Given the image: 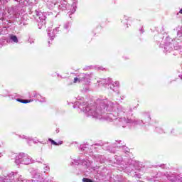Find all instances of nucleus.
Segmentation results:
<instances>
[{
    "label": "nucleus",
    "mask_w": 182,
    "mask_h": 182,
    "mask_svg": "<svg viewBox=\"0 0 182 182\" xmlns=\"http://www.w3.org/2000/svg\"><path fill=\"white\" fill-rule=\"evenodd\" d=\"M86 80H87V78L86 77L85 74H82L79 77V83H80V82H86Z\"/></svg>",
    "instance_id": "16"
},
{
    "label": "nucleus",
    "mask_w": 182,
    "mask_h": 182,
    "mask_svg": "<svg viewBox=\"0 0 182 182\" xmlns=\"http://www.w3.org/2000/svg\"><path fill=\"white\" fill-rule=\"evenodd\" d=\"M33 97H36L37 99H41V97H42V96L34 92L33 95Z\"/></svg>",
    "instance_id": "25"
},
{
    "label": "nucleus",
    "mask_w": 182,
    "mask_h": 182,
    "mask_svg": "<svg viewBox=\"0 0 182 182\" xmlns=\"http://www.w3.org/2000/svg\"><path fill=\"white\" fill-rule=\"evenodd\" d=\"M44 169L46 170V171H49V166H46Z\"/></svg>",
    "instance_id": "32"
},
{
    "label": "nucleus",
    "mask_w": 182,
    "mask_h": 182,
    "mask_svg": "<svg viewBox=\"0 0 182 182\" xmlns=\"http://www.w3.org/2000/svg\"><path fill=\"white\" fill-rule=\"evenodd\" d=\"M119 87V82L116 81L114 83H113L112 85H110L111 90H113L114 92V87Z\"/></svg>",
    "instance_id": "19"
},
{
    "label": "nucleus",
    "mask_w": 182,
    "mask_h": 182,
    "mask_svg": "<svg viewBox=\"0 0 182 182\" xmlns=\"http://www.w3.org/2000/svg\"><path fill=\"white\" fill-rule=\"evenodd\" d=\"M119 126H122V127H126L124 124H127V123H135L136 119L135 118L126 119L125 117H124V118H119Z\"/></svg>",
    "instance_id": "5"
},
{
    "label": "nucleus",
    "mask_w": 182,
    "mask_h": 182,
    "mask_svg": "<svg viewBox=\"0 0 182 182\" xmlns=\"http://www.w3.org/2000/svg\"><path fill=\"white\" fill-rule=\"evenodd\" d=\"M8 14H9V16H8L9 19H11V18H19V10L16 7H11L9 9Z\"/></svg>",
    "instance_id": "4"
},
{
    "label": "nucleus",
    "mask_w": 182,
    "mask_h": 182,
    "mask_svg": "<svg viewBox=\"0 0 182 182\" xmlns=\"http://www.w3.org/2000/svg\"><path fill=\"white\" fill-rule=\"evenodd\" d=\"M73 10L70 13L69 16H70L71 14H75L76 12V3L73 4Z\"/></svg>",
    "instance_id": "23"
},
{
    "label": "nucleus",
    "mask_w": 182,
    "mask_h": 182,
    "mask_svg": "<svg viewBox=\"0 0 182 182\" xmlns=\"http://www.w3.org/2000/svg\"><path fill=\"white\" fill-rule=\"evenodd\" d=\"M34 178H36V181H38V182H41L42 181V176H41V175H36L35 176H34Z\"/></svg>",
    "instance_id": "24"
},
{
    "label": "nucleus",
    "mask_w": 182,
    "mask_h": 182,
    "mask_svg": "<svg viewBox=\"0 0 182 182\" xmlns=\"http://www.w3.org/2000/svg\"><path fill=\"white\" fill-rule=\"evenodd\" d=\"M67 5H68V2L65 0H62L60 1V5L58 6V9H60L61 11H66L68 8Z\"/></svg>",
    "instance_id": "9"
},
{
    "label": "nucleus",
    "mask_w": 182,
    "mask_h": 182,
    "mask_svg": "<svg viewBox=\"0 0 182 182\" xmlns=\"http://www.w3.org/2000/svg\"><path fill=\"white\" fill-rule=\"evenodd\" d=\"M142 119H146L145 123H149V122H150V120H151V118L150 117L149 114H146L142 115Z\"/></svg>",
    "instance_id": "14"
},
{
    "label": "nucleus",
    "mask_w": 182,
    "mask_h": 182,
    "mask_svg": "<svg viewBox=\"0 0 182 182\" xmlns=\"http://www.w3.org/2000/svg\"><path fill=\"white\" fill-rule=\"evenodd\" d=\"M82 150H85L83 148H82Z\"/></svg>",
    "instance_id": "45"
},
{
    "label": "nucleus",
    "mask_w": 182,
    "mask_h": 182,
    "mask_svg": "<svg viewBox=\"0 0 182 182\" xmlns=\"http://www.w3.org/2000/svg\"><path fill=\"white\" fill-rule=\"evenodd\" d=\"M135 123H136V124H141V123H142V124H144V122H143V120H138V119H136Z\"/></svg>",
    "instance_id": "26"
},
{
    "label": "nucleus",
    "mask_w": 182,
    "mask_h": 182,
    "mask_svg": "<svg viewBox=\"0 0 182 182\" xmlns=\"http://www.w3.org/2000/svg\"><path fill=\"white\" fill-rule=\"evenodd\" d=\"M64 28H65V29H69V23H66L64 25Z\"/></svg>",
    "instance_id": "28"
},
{
    "label": "nucleus",
    "mask_w": 182,
    "mask_h": 182,
    "mask_svg": "<svg viewBox=\"0 0 182 182\" xmlns=\"http://www.w3.org/2000/svg\"><path fill=\"white\" fill-rule=\"evenodd\" d=\"M127 171H133L134 170V164L133 163L130 164L129 166L125 167Z\"/></svg>",
    "instance_id": "15"
},
{
    "label": "nucleus",
    "mask_w": 182,
    "mask_h": 182,
    "mask_svg": "<svg viewBox=\"0 0 182 182\" xmlns=\"http://www.w3.org/2000/svg\"><path fill=\"white\" fill-rule=\"evenodd\" d=\"M166 178L168 180L172 182H182V177L180 176H176L173 173L166 174Z\"/></svg>",
    "instance_id": "6"
},
{
    "label": "nucleus",
    "mask_w": 182,
    "mask_h": 182,
    "mask_svg": "<svg viewBox=\"0 0 182 182\" xmlns=\"http://www.w3.org/2000/svg\"><path fill=\"white\" fill-rule=\"evenodd\" d=\"M40 102H45V100H40Z\"/></svg>",
    "instance_id": "41"
},
{
    "label": "nucleus",
    "mask_w": 182,
    "mask_h": 182,
    "mask_svg": "<svg viewBox=\"0 0 182 182\" xmlns=\"http://www.w3.org/2000/svg\"><path fill=\"white\" fill-rule=\"evenodd\" d=\"M113 107H114V103L107 101V100H102L100 101L97 108L95 107V106H87L82 109L87 116H92L95 119H104L108 122H113V120H116L117 117H116L113 113L105 114V112H112Z\"/></svg>",
    "instance_id": "1"
},
{
    "label": "nucleus",
    "mask_w": 182,
    "mask_h": 182,
    "mask_svg": "<svg viewBox=\"0 0 182 182\" xmlns=\"http://www.w3.org/2000/svg\"><path fill=\"white\" fill-rule=\"evenodd\" d=\"M6 15V12L4 11L3 13H0V23H2V21L5 20V16Z\"/></svg>",
    "instance_id": "18"
},
{
    "label": "nucleus",
    "mask_w": 182,
    "mask_h": 182,
    "mask_svg": "<svg viewBox=\"0 0 182 182\" xmlns=\"http://www.w3.org/2000/svg\"><path fill=\"white\" fill-rule=\"evenodd\" d=\"M164 49V52L169 53L171 52V50H173V43H166Z\"/></svg>",
    "instance_id": "8"
},
{
    "label": "nucleus",
    "mask_w": 182,
    "mask_h": 182,
    "mask_svg": "<svg viewBox=\"0 0 182 182\" xmlns=\"http://www.w3.org/2000/svg\"><path fill=\"white\" fill-rule=\"evenodd\" d=\"M6 180H9V181L11 182H15V173L11 172L6 177Z\"/></svg>",
    "instance_id": "12"
},
{
    "label": "nucleus",
    "mask_w": 182,
    "mask_h": 182,
    "mask_svg": "<svg viewBox=\"0 0 182 182\" xmlns=\"http://www.w3.org/2000/svg\"><path fill=\"white\" fill-rule=\"evenodd\" d=\"M163 166H164V164H162L160 166V167H162V168H164Z\"/></svg>",
    "instance_id": "37"
},
{
    "label": "nucleus",
    "mask_w": 182,
    "mask_h": 182,
    "mask_svg": "<svg viewBox=\"0 0 182 182\" xmlns=\"http://www.w3.org/2000/svg\"><path fill=\"white\" fill-rule=\"evenodd\" d=\"M56 133H59V129H56Z\"/></svg>",
    "instance_id": "39"
},
{
    "label": "nucleus",
    "mask_w": 182,
    "mask_h": 182,
    "mask_svg": "<svg viewBox=\"0 0 182 182\" xmlns=\"http://www.w3.org/2000/svg\"><path fill=\"white\" fill-rule=\"evenodd\" d=\"M73 107H74V109H75V106H73Z\"/></svg>",
    "instance_id": "46"
},
{
    "label": "nucleus",
    "mask_w": 182,
    "mask_h": 182,
    "mask_svg": "<svg viewBox=\"0 0 182 182\" xmlns=\"http://www.w3.org/2000/svg\"><path fill=\"white\" fill-rule=\"evenodd\" d=\"M48 140H49V141L51 142V144H54V146H60V144H62L63 143V141H59L58 144L56 141H54L53 139H49Z\"/></svg>",
    "instance_id": "17"
},
{
    "label": "nucleus",
    "mask_w": 182,
    "mask_h": 182,
    "mask_svg": "<svg viewBox=\"0 0 182 182\" xmlns=\"http://www.w3.org/2000/svg\"><path fill=\"white\" fill-rule=\"evenodd\" d=\"M129 112L132 113V112H133V109H132V108H129Z\"/></svg>",
    "instance_id": "36"
},
{
    "label": "nucleus",
    "mask_w": 182,
    "mask_h": 182,
    "mask_svg": "<svg viewBox=\"0 0 182 182\" xmlns=\"http://www.w3.org/2000/svg\"><path fill=\"white\" fill-rule=\"evenodd\" d=\"M179 14H182V9L179 11Z\"/></svg>",
    "instance_id": "38"
},
{
    "label": "nucleus",
    "mask_w": 182,
    "mask_h": 182,
    "mask_svg": "<svg viewBox=\"0 0 182 182\" xmlns=\"http://www.w3.org/2000/svg\"><path fill=\"white\" fill-rule=\"evenodd\" d=\"M55 5H58V2L56 1H49L47 3V6L49 9H53Z\"/></svg>",
    "instance_id": "11"
},
{
    "label": "nucleus",
    "mask_w": 182,
    "mask_h": 182,
    "mask_svg": "<svg viewBox=\"0 0 182 182\" xmlns=\"http://www.w3.org/2000/svg\"><path fill=\"white\" fill-rule=\"evenodd\" d=\"M123 149L125 150V151H129V148L126 147V146H122Z\"/></svg>",
    "instance_id": "31"
},
{
    "label": "nucleus",
    "mask_w": 182,
    "mask_h": 182,
    "mask_svg": "<svg viewBox=\"0 0 182 182\" xmlns=\"http://www.w3.org/2000/svg\"><path fill=\"white\" fill-rule=\"evenodd\" d=\"M9 42H14V43H18V37L14 34H11L9 36Z\"/></svg>",
    "instance_id": "13"
},
{
    "label": "nucleus",
    "mask_w": 182,
    "mask_h": 182,
    "mask_svg": "<svg viewBox=\"0 0 182 182\" xmlns=\"http://www.w3.org/2000/svg\"><path fill=\"white\" fill-rule=\"evenodd\" d=\"M18 25H28V18H26V16H23L20 18L18 20Z\"/></svg>",
    "instance_id": "10"
},
{
    "label": "nucleus",
    "mask_w": 182,
    "mask_h": 182,
    "mask_svg": "<svg viewBox=\"0 0 182 182\" xmlns=\"http://www.w3.org/2000/svg\"><path fill=\"white\" fill-rule=\"evenodd\" d=\"M57 32H59V28H55V29H53V31L52 29H48V35L51 41H53V39H55V35H56Z\"/></svg>",
    "instance_id": "7"
},
{
    "label": "nucleus",
    "mask_w": 182,
    "mask_h": 182,
    "mask_svg": "<svg viewBox=\"0 0 182 182\" xmlns=\"http://www.w3.org/2000/svg\"><path fill=\"white\" fill-rule=\"evenodd\" d=\"M26 1V2H27V3H30V4H32V0H25Z\"/></svg>",
    "instance_id": "33"
},
{
    "label": "nucleus",
    "mask_w": 182,
    "mask_h": 182,
    "mask_svg": "<svg viewBox=\"0 0 182 182\" xmlns=\"http://www.w3.org/2000/svg\"><path fill=\"white\" fill-rule=\"evenodd\" d=\"M16 1V2H20L21 4H22V2H25V0H14Z\"/></svg>",
    "instance_id": "30"
},
{
    "label": "nucleus",
    "mask_w": 182,
    "mask_h": 182,
    "mask_svg": "<svg viewBox=\"0 0 182 182\" xmlns=\"http://www.w3.org/2000/svg\"><path fill=\"white\" fill-rule=\"evenodd\" d=\"M82 181L83 182H93V181H92L91 179H89L87 178H82Z\"/></svg>",
    "instance_id": "27"
},
{
    "label": "nucleus",
    "mask_w": 182,
    "mask_h": 182,
    "mask_svg": "<svg viewBox=\"0 0 182 182\" xmlns=\"http://www.w3.org/2000/svg\"><path fill=\"white\" fill-rule=\"evenodd\" d=\"M36 19L38 22V26H43L46 25V13H42L38 11H36Z\"/></svg>",
    "instance_id": "3"
},
{
    "label": "nucleus",
    "mask_w": 182,
    "mask_h": 182,
    "mask_svg": "<svg viewBox=\"0 0 182 182\" xmlns=\"http://www.w3.org/2000/svg\"><path fill=\"white\" fill-rule=\"evenodd\" d=\"M75 105L77 106V105H82V102H75Z\"/></svg>",
    "instance_id": "35"
},
{
    "label": "nucleus",
    "mask_w": 182,
    "mask_h": 182,
    "mask_svg": "<svg viewBox=\"0 0 182 182\" xmlns=\"http://www.w3.org/2000/svg\"><path fill=\"white\" fill-rule=\"evenodd\" d=\"M79 82V77H75L74 78V83H77Z\"/></svg>",
    "instance_id": "29"
},
{
    "label": "nucleus",
    "mask_w": 182,
    "mask_h": 182,
    "mask_svg": "<svg viewBox=\"0 0 182 182\" xmlns=\"http://www.w3.org/2000/svg\"><path fill=\"white\" fill-rule=\"evenodd\" d=\"M179 77H181V79H182V75H179Z\"/></svg>",
    "instance_id": "40"
},
{
    "label": "nucleus",
    "mask_w": 182,
    "mask_h": 182,
    "mask_svg": "<svg viewBox=\"0 0 182 182\" xmlns=\"http://www.w3.org/2000/svg\"><path fill=\"white\" fill-rule=\"evenodd\" d=\"M112 82V81L110 78H107V80H103L102 83H103L104 85H108L109 86V85H110Z\"/></svg>",
    "instance_id": "20"
},
{
    "label": "nucleus",
    "mask_w": 182,
    "mask_h": 182,
    "mask_svg": "<svg viewBox=\"0 0 182 182\" xmlns=\"http://www.w3.org/2000/svg\"><path fill=\"white\" fill-rule=\"evenodd\" d=\"M0 147H2V145L0 144Z\"/></svg>",
    "instance_id": "43"
},
{
    "label": "nucleus",
    "mask_w": 182,
    "mask_h": 182,
    "mask_svg": "<svg viewBox=\"0 0 182 182\" xmlns=\"http://www.w3.org/2000/svg\"><path fill=\"white\" fill-rule=\"evenodd\" d=\"M15 174H16H16H18V172H16V173H15Z\"/></svg>",
    "instance_id": "42"
},
{
    "label": "nucleus",
    "mask_w": 182,
    "mask_h": 182,
    "mask_svg": "<svg viewBox=\"0 0 182 182\" xmlns=\"http://www.w3.org/2000/svg\"><path fill=\"white\" fill-rule=\"evenodd\" d=\"M20 137H21V139H28V138L26 137V136H25V135H23L22 136H20Z\"/></svg>",
    "instance_id": "34"
},
{
    "label": "nucleus",
    "mask_w": 182,
    "mask_h": 182,
    "mask_svg": "<svg viewBox=\"0 0 182 182\" xmlns=\"http://www.w3.org/2000/svg\"><path fill=\"white\" fill-rule=\"evenodd\" d=\"M48 43H50V41H48Z\"/></svg>",
    "instance_id": "44"
},
{
    "label": "nucleus",
    "mask_w": 182,
    "mask_h": 182,
    "mask_svg": "<svg viewBox=\"0 0 182 182\" xmlns=\"http://www.w3.org/2000/svg\"><path fill=\"white\" fill-rule=\"evenodd\" d=\"M118 114H120V113H126V109H124L122 107H118L117 108Z\"/></svg>",
    "instance_id": "21"
},
{
    "label": "nucleus",
    "mask_w": 182,
    "mask_h": 182,
    "mask_svg": "<svg viewBox=\"0 0 182 182\" xmlns=\"http://www.w3.org/2000/svg\"><path fill=\"white\" fill-rule=\"evenodd\" d=\"M16 164H31L32 163V158L29 156L27 154L20 153L18 157L15 160Z\"/></svg>",
    "instance_id": "2"
},
{
    "label": "nucleus",
    "mask_w": 182,
    "mask_h": 182,
    "mask_svg": "<svg viewBox=\"0 0 182 182\" xmlns=\"http://www.w3.org/2000/svg\"><path fill=\"white\" fill-rule=\"evenodd\" d=\"M17 102H20V103H31V100H22V99H16Z\"/></svg>",
    "instance_id": "22"
}]
</instances>
